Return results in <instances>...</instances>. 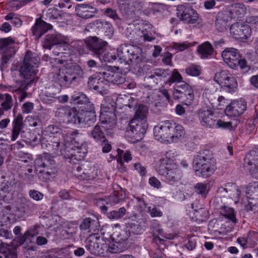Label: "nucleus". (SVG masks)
<instances>
[{
	"label": "nucleus",
	"mask_w": 258,
	"mask_h": 258,
	"mask_svg": "<svg viewBox=\"0 0 258 258\" xmlns=\"http://www.w3.org/2000/svg\"><path fill=\"white\" fill-rule=\"evenodd\" d=\"M156 140L164 144L177 143L182 140L185 135L184 127L171 120H165L154 128Z\"/></svg>",
	"instance_id": "nucleus-4"
},
{
	"label": "nucleus",
	"mask_w": 258,
	"mask_h": 258,
	"mask_svg": "<svg viewBox=\"0 0 258 258\" xmlns=\"http://www.w3.org/2000/svg\"><path fill=\"white\" fill-rule=\"evenodd\" d=\"M230 32L234 38L243 40L247 39L250 36L251 29L248 25L238 22L231 26Z\"/></svg>",
	"instance_id": "nucleus-20"
},
{
	"label": "nucleus",
	"mask_w": 258,
	"mask_h": 258,
	"mask_svg": "<svg viewBox=\"0 0 258 258\" xmlns=\"http://www.w3.org/2000/svg\"><path fill=\"white\" fill-rule=\"evenodd\" d=\"M85 42L88 48L98 56L103 53L104 48L107 44L106 41L96 37L87 38Z\"/></svg>",
	"instance_id": "nucleus-24"
},
{
	"label": "nucleus",
	"mask_w": 258,
	"mask_h": 258,
	"mask_svg": "<svg viewBox=\"0 0 258 258\" xmlns=\"http://www.w3.org/2000/svg\"><path fill=\"white\" fill-rule=\"evenodd\" d=\"M71 103L75 104H85L89 103V99L87 96L81 92H78L75 93L71 97Z\"/></svg>",
	"instance_id": "nucleus-44"
},
{
	"label": "nucleus",
	"mask_w": 258,
	"mask_h": 258,
	"mask_svg": "<svg viewBox=\"0 0 258 258\" xmlns=\"http://www.w3.org/2000/svg\"><path fill=\"white\" fill-rule=\"evenodd\" d=\"M106 230H111L113 233L108 234L107 239H105L103 249H105L106 251L102 256H107L109 253L121 252L127 249L126 241L130 236L129 232L122 231L118 224L106 227Z\"/></svg>",
	"instance_id": "nucleus-5"
},
{
	"label": "nucleus",
	"mask_w": 258,
	"mask_h": 258,
	"mask_svg": "<svg viewBox=\"0 0 258 258\" xmlns=\"http://www.w3.org/2000/svg\"><path fill=\"white\" fill-rule=\"evenodd\" d=\"M51 28V25L40 19L36 20L35 26L32 28L33 35L39 38L43 33Z\"/></svg>",
	"instance_id": "nucleus-29"
},
{
	"label": "nucleus",
	"mask_w": 258,
	"mask_h": 258,
	"mask_svg": "<svg viewBox=\"0 0 258 258\" xmlns=\"http://www.w3.org/2000/svg\"><path fill=\"white\" fill-rule=\"evenodd\" d=\"M138 29H139L138 35L141 37H143L144 40L151 41L155 39L154 36L155 33L150 24L143 22L139 24Z\"/></svg>",
	"instance_id": "nucleus-27"
},
{
	"label": "nucleus",
	"mask_w": 258,
	"mask_h": 258,
	"mask_svg": "<svg viewBox=\"0 0 258 258\" xmlns=\"http://www.w3.org/2000/svg\"><path fill=\"white\" fill-rule=\"evenodd\" d=\"M60 58H53L55 66L54 70L49 75V79L52 83L59 86L57 89L60 93L62 88H69L71 84L83 75L80 66L72 63V57L68 52H62Z\"/></svg>",
	"instance_id": "nucleus-1"
},
{
	"label": "nucleus",
	"mask_w": 258,
	"mask_h": 258,
	"mask_svg": "<svg viewBox=\"0 0 258 258\" xmlns=\"http://www.w3.org/2000/svg\"><path fill=\"white\" fill-rule=\"evenodd\" d=\"M220 213L228 223H231L232 225H235L237 223V220L233 208L227 206L222 207L220 210Z\"/></svg>",
	"instance_id": "nucleus-34"
},
{
	"label": "nucleus",
	"mask_w": 258,
	"mask_h": 258,
	"mask_svg": "<svg viewBox=\"0 0 258 258\" xmlns=\"http://www.w3.org/2000/svg\"><path fill=\"white\" fill-rule=\"evenodd\" d=\"M39 58L30 51L25 54L23 65L21 67V74L26 79L32 80L37 73Z\"/></svg>",
	"instance_id": "nucleus-12"
},
{
	"label": "nucleus",
	"mask_w": 258,
	"mask_h": 258,
	"mask_svg": "<svg viewBox=\"0 0 258 258\" xmlns=\"http://www.w3.org/2000/svg\"><path fill=\"white\" fill-rule=\"evenodd\" d=\"M188 85L184 82H181L179 84L175 86L173 92V97L175 99H180L186 95L187 89H185V85Z\"/></svg>",
	"instance_id": "nucleus-41"
},
{
	"label": "nucleus",
	"mask_w": 258,
	"mask_h": 258,
	"mask_svg": "<svg viewBox=\"0 0 258 258\" xmlns=\"http://www.w3.org/2000/svg\"><path fill=\"white\" fill-rule=\"evenodd\" d=\"M148 127L147 121H142L132 119L129 124V129L126 131L125 137L128 141L135 143L140 141L144 136Z\"/></svg>",
	"instance_id": "nucleus-11"
},
{
	"label": "nucleus",
	"mask_w": 258,
	"mask_h": 258,
	"mask_svg": "<svg viewBox=\"0 0 258 258\" xmlns=\"http://www.w3.org/2000/svg\"><path fill=\"white\" fill-rule=\"evenodd\" d=\"M126 212L124 208L122 207L119 209L118 211H112L107 213V217L112 220H118L124 216Z\"/></svg>",
	"instance_id": "nucleus-45"
},
{
	"label": "nucleus",
	"mask_w": 258,
	"mask_h": 258,
	"mask_svg": "<svg viewBox=\"0 0 258 258\" xmlns=\"http://www.w3.org/2000/svg\"><path fill=\"white\" fill-rule=\"evenodd\" d=\"M177 17L189 24L199 23L200 18L197 12L187 5H179L177 7Z\"/></svg>",
	"instance_id": "nucleus-14"
},
{
	"label": "nucleus",
	"mask_w": 258,
	"mask_h": 258,
	"mask_svg": "<svg viewBox=\"0 0 258 258\" xmlns=\"http://www.w3.org/2000/svg\"><path fill=\"white\" fill-rule=\"evenodd\" d=\"M125 82V78L122 76L120 72L117 71L114 76L111 79L109 82H111L114 84L119 85Z\"/></svg>",
	"instance_id": "nucleus-57"
},
{
	"label": "nucleus",
	"mask_w": 258,
	"mask_h": 258,
	"mask_svg": "<svg viewBox=\"0 0 258 258\" xmlns=\"http://www.w3.org/2000/svg\"><path fill=\"white\" fill-rule=\"evenodd\" d=\"M193 168L197 175L203 177L211 175L216 169L213 159L202 156H198L194 160Z\"/></svg>",
	"instance_id": "nucleus-9"
},
{
	"label": "nucleus",
	"mask_w": 258,
	"mask_h": 258,
	"mask_svg": "<svg viewBox=\"0 0 258 258\" xmlns=\"http://www.w3.org/2000/svg\"><path fill=\"white\" fill-rule=\"evenodd\" d=\"M246 201L241 199V190L233 183H227L225 186L219 187L217 190L218 197H227L232 199L235 204L241 203L247 211L255 212L258 210V183L250 184L245 191Z\"/></svg>",
	"instance_id": "nucleus-2"
},
{
	"label": "nucleus",
	"mask_w": 258,
	"mask_h": 258,
	"mask_svg": "<svg viewBox=\"0 0 258 258\" xmlns=\"http://www.w3.org/2000/svg\"><path fill=\"white\" fill-rule=\"evenodd\" d=\"M57 93H58L57 92L56 93L46 92L42 95V100L46 103H50L55 100Z\"/></svg>",
	"instance_id": "nucleus-58"
},
{
	"label": "nucleus",
	"mask_w": 258,
	"mask_h": 258,
	"mask_svg": "<svg viewBox=\"0 0 258 258\" xmlns=\"http://www.w3.org/2000/svg\"><path fill=\"white\" fill-rule=\"evenodd\" d=\"M37 234V233L34 229H30L25 232L22 237L15 239V241H18L19 245L23 244L25 242L31 243L34 236Z\"/></svg>",
	"instance_id": "nucleus-36"
},
{
	"label": "nucleus",
	"mask_w": 258,
	"mask_h": 258,
	"mask_svg": "<svg viewBox=\"0 0 258 258\" xmlns=\"http://www.w3.org/2000/svg\"><path fill=\"white\" fill-rule=\"evenodd\" d=\"M117 61L123 64L124 69L130 70V62L133 64H138L143 59L142 49L131 44H121L117 49Z\"/></svg>",
	"instance_id": "nucleus-7"
},
{
	"label": "nucleus",
	"mask_w": 258,
	"mask_h": 258,
	"mask_svg": "<svg viewBox=\"0 0 258 258\" xmlns=\"http://www.w3.org/2000/svg\"><path fill=\"white\" fill-rule=\"evenodd\" d=\"M26 3H24L23 1H19L17 0H13L7 3V6L8 8H11L12 10H17L20 9Z\"/></svg>",
	"instance_id": "nucleus-59"
},
{
	"label": "nucleus",
	"mask_w": 258,
	"mask_h": 258,
	"mask_svg": "<svg viewBox=\"0 0 258 258\" xmlns=\"http://www.w3.org/2000/svg\"><path fill=\"white\" fill-rule=\"evenodd\" d=\"M101 75L96 73L90 77L88 81V86L90 89L93 90L103 96L108 93L109 84L102 78Z\"/></svg>",
	"instance_id": "nucleus-17"
},
{
	"label": "nucleus",
	"mask_w": 258,
	"mask_h": 258,
	"mask_svg": "<svg viewBox=\"0 0 258 258\" xmlns=\"http://www.w3.org/2000/svg\"><path fill=\"white\" fill-rule=\"evenodd\" d=\"M6 20H11V23L16 27H20L22 24V20L14 13H10L5 17Z\"/></svg>",
	"instance_id": "nucleus-53"
},
{
	"label": "nucleus",
	"mask_w": 258,
	"mask_h": 258,
	"mask_svg": "<svg viewBox=\"0 0 258 258\" xmlns=\"http://www.w3.org/2000/svg\"><path fill=\"white\" fill-rule=\"evenodd\" d=\"M244 166L247 167L249 166L250 168L248 169L251 176L256 179H258V158H255L253 160L252 162H251L247 158L244 159Z\"/></svg>",
	"instance_id": "nucleus-37"
},
{
	"label": "nucleus",
	"mask_w": 258,
	"mask_h": 258,
	"mask_svg": "<svg viewBox=\"0 0 258 258\" xmlns=\"http://www.w3.org/2000/svg\"><path fill=\"white\" fill-rule=\"evenodd\" d=\"M103 234V237L99 235L98 233L90 234L85 241V247L91 253L102 256V254L105 253L104 250V244L105 243V239H107V236H104L105 233H101Z\"/></svg>",
	"instance_id": "nucleus-13"
},
{
	"label": "nucleus",
	"mask_w": 258,
	"mask_h": 258,
	"mask_svg": "<svg viewBox=\"0 0 258 258\" xmlns=\"http://www.w3.org/2000/svg\"><path fill=\"white\" fill-rule=\"evenodd\" d=\"M92 138L96 142H102L104 140V136L99 125H96L91 133Z\"/></svg>",
	"instance_id": "nucleus-47"
},
{
	"label": "nucleus",
	"mask_w": 258,
	"mask_h": 258,
	"mask_svg": "<svg viewBox=\"0 0 258 258\" xmlns=\"http://www.w3.org/2000/svg\"><path fill=\"white\" fill-rule=\"evenodd\" d=\"M20 123L18 120H16L14 122V125L13 130V133L12 136V141H15L17 139L20 133Z\"/></svg>",
	"instance_id": "nucleus-61"
},
{
	"label": "nucleus",
	"mask_w": 258,
	"mask_h": 258,
	"mask_svg": "<svg viewBox=\"0 0 258 258\" xmlns=\"http://www.w3.org/2000/svg\"><path fill=\"white\" fill-rule=\"evenodd\" d=\"M72 42V40L70 37L60 34L47 35L43 42V46L44 48L50 49L53 45H57L56 48L62 47L63 49L66 50V48H68Z\"/></svg>",
	"instance_id": "nucleus-15"
},
{
	"label": "nucleus",
	"mask_w": 258,
	"mask_h": 258,
	"mask_svg": "<svg viewBox=\"0 0 258 258\" xmlns=\"http://www.w3.org/2000/svg\"><path fill=\"white\" fill-rule=\"evenodd\" d=\"M247 104L243 99L233 101L225 109V112L229 116H238L246 110Z\"/></svg>",
	"instance_id": "nucleus-22"
},
{
	"label": "nucleus",
	"mask_w": 258,
	"mask_h": 258,
	"mask_svg": "<svg viewBox=\"0 0 258 258\" xmlns=\"http://www.w3.org/2000/svg\"><path fill=\"white\" fill-rule=\"evenodd\" d=\"M201 67L197 65L191 64L186 69V74L191 76H198L201 74Z\"/></svg>",
	"instance_id": "nucleus-52"
},
{
	"label": "nucleus",
	"mask_w": 258,
	"mask_h": 258,
	"mask_svg": "<svg viewBox=\"0 0 258 258\" xmlns=\"http://www.w3.org/2000/svg\"><path fill=\"white\" fill-rule=\"evenodd\" d=\"M187 90L186 92V95L184 96H185L186 99H185L184 101V104L187 106L190 105L194 100V91L191 86H190L189 85H185V89Z\"/></svg>",
	"instance_id": "nucleus-49"
},
{
	"label": "nucleus",
	"mask_w": 258,
	"mask_h": 258,
	"mask_svg": "<svg viewBox=\"0 0 258 258\" xmlns=\"http://www.w3.org/2000/svg\"><path fill=\"white\" fill-rule=\"evenodd\" d=\"M178 156V153L174 150H169L164 154H162L159 161L155 163L156 164L165 165L170 166L172 164H175L173 162Z\"/></svg>",
	"instance_id": "nucleus-28"
},
{
	"label": "nucleus",
	"mask_w": 258,
	"mask_h": 258,
	"mask_svg": "<svg viewBox=\"0 0 258 258\" xmlns=\"http://www.w3.org/2000/svg\"><path fill=\"white\" fill-rule=\"evenodd\" d=\"M96 224V223L95 221L92 220L90 218H87L83 220L80 227L82 231H83L84 232L89 233L92 231H94L93 227Z\"/></svg>",
	"instance_id": "nucleus-43"
},
{
	"label": "nucleus",
	"mask_w": 258,
	"mask_h": 258,
	"mask_svg": "<svg viewBox=\"0 0 258 258\" xmlns=\"http://www.w3.org/2000/svg\"><path fill=\"white\" fill-rule=\"evenodd\" d=\"M119 70H123L124 73L126 72L123 67L119 68V67L107 66L104 69V71L102 72L98 73V74H101L102 78L104 79L105 81H106L107 83H109L111 79L114 76L116 71ZM97 74H98V73Z\"/></svg>",
	"instance_id": "nucleus-33"
},
{
	"label": "nucleus",
	"mask_w": 258,
	"mask_h": 258,
	"mask_svg": "<svg viewBox=\"0 0 258 258\" xmlns=\"http://www.w3.org/2000/svg\"><path fill=\"white\" fill-rule=\"evenodd\" d=\"M3 102L1 105L5 110L10 109L12 106V99L11 96L6 93L5 94H2L0 93V101Z\"/></svg>",
	"instance_id": "nucleus-46"
},
{
	"label": "nucleus",
	"mask_w": 258,
	"mask_h": 258,
	"mask_svg": "<svg viewBox=\"0 0 258 258\" xmlns=\"http://www.w3.org/2000/svg\"><path fill=\"white\" fill-rule=\"evenodd\" d=\"M29 195L31 198L37 201L41 200L44 197L43 194L38 190L34 189L30 190L29 192Z\"/></svg>",
	"instance_id": "nucleus-62"
},
{
	"label": "nucleus",
	"mask_w": 258,
	"mask_h": 258,
	"mask_svg": "<svg viewBox=\"0 0 258 258\" xmlns=\"http://www.w3.org/2000/svg\"><path fill=\"white\" fill-rule=\"evenodd\" d=\"M117 3L121 13L129 18L134 17L140 7V0H117Z\"/></svg>",
	"instance_id": "nucleus-18"
},
{
	"label": "nucleus",
	"mask_w": 258,
	"mask_h": 258,
	"mask_svg": "<svg viewBox=\"0 0 258 258\" xmlns=\"http://www.w3.org/2000/svg\"><path fill=\"white\" fill-rule=\"evenodd\" d=\"M2 44V63L4 65L14 55L15 50L12 46V44H8L6 40L3 42Z\"/></svg>",
	"instance_id": "nucleus-30"
},
{
	"label": "nucleus",
	"mask_w": 258,
	"mask_h": 258,
	"mask_svg": "<svg viewBox=\"0 0 258 258\" xmlns=\"http://www.w3.org/2000/svg\"><path fill=\"white\" fill-rule=\"evenodd\" d=\"M123 151L120 149H118L117 150V154L116 157H117V161L119 162V160H121V157L123 155V158L124 159V161L126 162H128L129 161H131L132 159V156L131 153L126 151L123 154Z\"/></svg>",
	"instance_id": "nucleus-54"
},
{
	"label": "nucleus",
	"mask_w": 258,
	"mask_h": 258,
	"mask_svg": "<svg viewBox=\"0 0 258 258\" xmlns=\"http://www.w3.org/2000/svg\"><path fill=\"white\" fill-rule=\"evenodd\" d=\"M131 97L125 94H113L105 97L102 102L100 107V121L102 127L106 130L113 129L116 125V107L119 108L123 106L131 107L130 101Z\"/></svg>",
	"instance_id": "nucleus-3"
},
{
	"label": "nucleus",
	"mask_w": 258,
	"mask_h": 258,
	"mask_svg": "<svg viewBox=\"0 0 258 258\" xmlns=\"http://www.w3.org/2000/svg\"><path fill=\"white\" fill-rule=\"evenodd\" d=\"M225 17V16L221 17L219 15L217 18L216 26L217 30L220 32H223L225 30L228 25V23L226 21Z\"/></svg>",
	"instance_id": "nucleus-48"
},
{
	"label": "nucleus",
	"mask_w": 258,
	"mask_h": 258,
	"mask_svg": "<svg viewBox=\"0 0 258 258\" xmlns=\"http://www.w3.org/2000/svg\"><path fill=\"white\" fill-rule=\"evenodd\" d=\"M197 51L200 57L203 59L208 58L214 53L213 47L208 41L199 45L197 47Z\"/></svg>",
	"instance_id": "nucleus-32"
},
{
	"label": "nucleus",
	"mask_w": 258,
	"mask_h": 258,
	"mask_svg": "<svg viewBox=\"0 0 258 258\" xmlns=\"http://www.w3.org/2000/svg\"><path fill=\"white\" fill-rule=\"evenodd\" d=\"M138 206L139 208V211L141 213L146 212L150 211V207H148L145 201L141 199L137 198Z\"/></svg>",
	"instance_id": "nucleus-63"
},
{
	"label": "nucleus",
	"mask_w": 258,
	"mask_h": 258,
	"mask_svg": "<svg viewBox=\"0 0 258 258\" xmlns=\"http://www.w3.org/2000/svg\"><path fill=\"white\" fill-rule=\"evenodd\" d=\"M46 158L42 157H38L34 162V164L36 167L38 169L39 167H45L47 166L46 163Z\"/></svg>",
	"instance_id": "nucleus-64"
},
{
	"label": "nucleus",
	"mask_w": 258,
	"mask_h": 258,
	"mask_svg": "<svg viewBox=\"0 0 258 258\" xmlns=\"http://www.w3.org/2000/svg\"><path fill=\"white\" fill-rule=\"evenodd\" d=\"M98 170L95 168L89 169L87 172H83L80 175V178L86 180H91L94 179L98 175Z\"/></svg>",
	"instance_id": "nucleus-51"
},
{
	"label": "nucleus",
	"mask_w": 258,
	"mask_h": 258,
	"mask_svg": "<svg viewBox=\"0 0 258 258\" xmlns=\"http://www.w3.org/2000/svg\"><path fill=\"white\" fill-rule=\"evenodd\" d=\"M155 168L159 174L163 176L169 182H175L181 178L180 171L176 164L170 166L156 164L155 165Z\"/></svg>",
	"instance_id": "nucleus-16"
},
{
	"label": "nucleus",
	"mask_w": 258,
	"mask_h": 258,
	"mask_svg": "<svg viewBox=\"0 0 258 258\" xmlns=\"http://www.w3.org/2000/svg\"><path fill=\"white\" fill-rule=\"evenodd\" d=\"M214 125L212 126L211 128H220L222 129H231V122L228 121L225 122L221 120H215L214 122Z\"/></svg>",
	"instance_id": "nucleus-55"
},
{
	"label": "nucleus",
	"mask_w": 258,
	"mask_h": 258,
	"mask_svg": "<svg viewBox=\"0 0 258 258\" xmlns=\"http://www.w3.org/2000/svg\"><path fill=\"white\" fill-rule=\"evenodd\" d=\"M43 137L40 138L42 147L48 151H54L55 155H59L60 137L64 135L60 133V129L56 126L51 125L47 126L42 132Z\"/></svg>",
	"instance_id": "nucleus-8"
},
{
	"label": "nucleus",
	"mask_w": 258,
	"mask_h": 258,
	"mask_svg": "<svg viewBox=\"0 0 258 258\" xmlns=\"http://www.w3.org/2000/svg\"><path fill=\"white\" fill-rule=\"evenodd\" d=\"M148 113V107L145 105H138L135 111V116L133 119H136L142 121H147L146 118Z\"/></svg>",
	"instance_id": "nucleus-38"
},
{
	"label": "nucleus",
	"mask_w": 258,
	"mask_h": 258,
	"mask_svg": "<svg viewBox=\"0 0 258 258\" xmlns=\"http://www.w3.org/2000/svg\"><path fill=\"white\" fill-rule=\"evenodd\" d=\"M186 211L191 220L199 223L206 221L209 215L207 209L201 205L192 204L187 208Z\"/></svg>",
	"instance_id": "nucleus-21"
},
{
	"label": "nucleus",
	"mask_w": 258,
	"mask_h": 258,
	"mask_svg": "<svg viewBox=\"0 0 258 258\" xmlns=\"http://www.w3.org/2000/svg\"><path fill=\"white\" fill-rule=\"evenodd\" d=\"M210 92V88L206 89L204 93V96L208 100L213 107H219V108H221L222 106L224 105V104L226 100L225 98L223 96L219 97L217 100L218 102V105L216 106L215 104V102L213 101V98H214V99H215V98L214 96V94L213 93H211Z\"/></svg>",
	"instance_id": "nucleus-40"
},
{
	"label": "nucleus",
	"mask_w": 258,
	"mask_h": 258,
	"mask_svg": "<svg viewBox=\"0 0 258 258\" xmlns=\"http://www.w3.org/2000/svg\"><path fill=\"white\" fill-rule=\"evenodd\" d=\"M182 77L181 75L178 73L177 70H174L171 74V77L167 81V83H168L169 85L171 83L175 82H181Z\"/></svg>",
	"instance_id": "nucleus-56"
},
{
	"label": "nucleus",
	"mask_w": 258,
	"mask_h": 258,
	"mask_svg": "<svg viewBox=\"0 0 258 258\" xmlns=\"http://www.w3.org/2000/svg\"><path fill=\"white\" fill-rule=\"evenodd\" d=\"M195 44V42L190 43L188 41H185L182 43H173L172 48L175 50L181 51L194 46Z\"/></svg>",
	"instance_id": "nucleus-50"
},
{
	"label": "nucleus",
	"mask_w": 258,
	"mask_h": 258,
	"mask_svg": "<svg viewBox=\"0 0 258 258\" xmlns=\"http://www.w3.org/2000/svg\"><path fill=\"white\" fill-rule=\"evenodd\" d=\"M199 117L203 126L211 128L214 125V116L212 108L210 107H203L199 110Z\"/></svg>",
	"instance_id": "nucleus-25"
},
{
	"label": "nucleus",
	"mask_w": 258,
	"mask_h": 258,
	"mask_svg": "<svg viewBox=\"0 0 258 258\" xmlns=\"http://www.w3.org/2000/svg\"><path fill=\"white\" fill-rule=\"evenodd\" d=\"M98 57L101 61L109 62H112L117 59L116 55H113L110 53H105L104 54L102 53L101 55H98Z\"/></svg>",
	"instance_id": "nucleus-60"
},
{
	"label": "nucleus",
	"mask_w": 258,
	"mask_h": 258,
	"mask_svg": "<svg viewBox=\"0 0 258 258\" xmlns=\"http://www.w3.org/2000/svg\"><path fill=\"white\" fill-rule=\"evenodd\" d=\"M79 114L81 116L83 117L82 124H86L89 123V122H94L95 120L94 105L92 103H90V110L84 111L81 110V113H80Z\"/></svg>",
	"instance_id": "nucleus-35"
},
{
	"label": "nucleus",
	"mask_w": 258,
	"mask_h": 258,
	"mask_svg": "<svg viewBox=\"0 0 258 258\" xmlns=\"http://www.w3.org/2000/svg\"><path fill=\"white\" fill-rule=\"evenodd\" d=\"M151 229L153 232V240L157 243L163 244L164 240L159 237L158 235H162L163 230L160 228V225L157 221H154L151 225Z\"/></svg>",
	"instance_id": "nucleus-39"
},
{
	"label": "nucleus",
	"mask_w": 258,
	"mask_h": 258,
	"mask_svg": "<svg viewBox=\"0 0 258 258\" xmlns=\"http://www.w3.org/2000/svg\"><path fill=\"white\" fill-rule=\"evenodd\" d=\"M125 197L124 193L122 191L116 192L109 197L98 199L96 202V205L100 209L101 212L105 214L108 209L106 206L115 205L123 200Z\"/></svg>",
	"instance_id": "nucleus-19"
},
{
	"label": "nucleus",
	"mask_w": 258,
	"mask_h": 258,
	"mask_svg": "<svg viewBox=\"0 0 258 258\" xmlns=\"http://www.w3.org/2000/svg\"><path fill=\"white\" fill-rule=\"evenodd\" d=\"M78 16L84 19L93 17L97 13V9L93 6L86 4H78L75 7Z\"/></svg>",
	"instance_id": "nucleus-26"
},
{
	"label": "nucleus",
	"mask_w": 258,
	"mask_h": 258,
	"mask_svg": "<svg viewBox=\"0 0 258 258\" xmlns=\"http://www.w3.org/2000/svg\"><path fill=\"white\" fill-rule=\"evenodd\" d=\"M214 80L219 85L221 89L226 92L232 93L238 89L236 79L226 70L217 73Z\"/></svg>",
	"instance_id": "nucleus-10"
},
{
	"label": "nucleus",
	"mask_w": 258,
	"mask_h": 258,
	"mask_svg": "<svg viewBox=\"0 0 258 258\" xmlns=\"http://www.w3.org/2000/svg\"><path fill=\"white\" fill-rule=\"evenodd\" d=\"M81 113V110H77L75 108L69 109L67 112V119L69 123H71L77 125H80L82 122L83 117L79 114Z\"/></svg>",
	"instance_id": "nucleus-31"
},
{
	"label": "nucleus",
	"mask_w": 258,
	"mask_h": 258,
	"mask_svg": "<svg viewBox=\"0 0 258 258\" xmlns=\"http://www.w3.org/2000/svg\"><path fill=\"white\" fill-rule=\"evenodd\" d=\"M195 189L197 194L205 198L210 190V186L208 183L198 182L195 185Z\"/></svg>",
	"instance_id": "nucleus-42"
},
{
	"label": "nucleus",
	"mask_w": 258,
	"mask_h": 258,
	"mask_svg": "<svg viewBox=\"0 0 258 258\" xmlns=\"http://www.w3.org/2000/svg\"><path fill=\"white\" fill-rule=\"evenodd\" d=\"M222 57L230 68L235 69L237 68L238 59L241 56L238 50L231 47L225 48L222 51Z\"/></svg>",
	"instance_id": "nucleus-23"
},
{
	"label": "nucleus",
	"mask_w": 258,
	"mask_h": 258,
	"mask_svg": "<svg viewBox=\"0 0 258 258\" xmlns=\"http://www.w3.org/2000/svg\"><path fill=\"white\" fill-rule=\"evenodd\" d=\"M78 134L77 131H69L66 135L68 142L69 139L71 143L68 146L65 145L66 149L59 152L61 154L66 162L76 164L75 161L83 160L87 153V145L85 143H79L76 141L75 137Z\"/></svg>",
	"instance_id": "nucleus-6"
}]
</instances>
